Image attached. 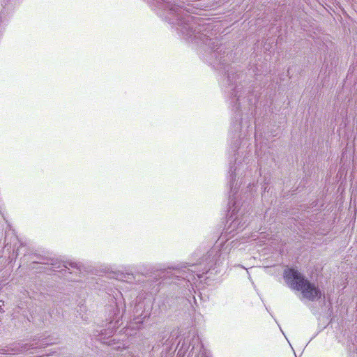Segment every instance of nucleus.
<instances>
[{
  "instance_id": "nucleus-1",
  "label": "nucleus",
  "mask_w": 357,
  "mask_h": 357,
  "mask_svg": "<svg viewBox=\"0 0 357 357\" xmlns=\"http://www.w3.org/2000/svg\"><path fill=\"white\" fill-rule=\"evenodd\" d=\"M283 276L288 286L293 290L301 291L304 298L315 301L321 298L320 289L297 269L287 268L284 270Z\"/></svg>"
}]
</instances>
